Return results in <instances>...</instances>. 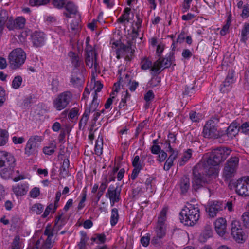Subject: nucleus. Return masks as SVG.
<instances>
[{
  "instance_id": "obj_1",
  "label": "nucleus",
  "mask_w": 249,
  "mask_h": 249,
  "mask_svg": "<svg viewBox=\"0 0 249 249\" xmlns=\"http://www.w3.org/2000/svg\"><path fill=\"white\" fill-rule=\"evenodd\" d=\"M199 216L198 205L188 204L180 212L179 219L185 225L192 226L198 220Z\"/></svg>"
},
{
  "instance_id": "obj_2",
  "label": "nucleus",
  "mask_w": 249,
  "mask_h": 249,
  "mask_svg": "<svg viewBox=\"0 0 249 249\" xmlns=\"http://www.w3.org/2000/svg\"><path fill=\"white\" fill-rule=\"evenodd\" d=\"M16 160L9 153L0 151V170L1 176L5 178L12 175L15 167Z\"/></svg>"
},
{
  "instance_id": "obj_3",
  "label": "nucleus",
  "mask_w": 249,
  "mask_h": 249,
  "mask_svg": "<svg viewBox=\"0 0 249 249\" xmlns=\"http://www.w3.org/2000/svg\"><path fill=\"white\" fill-rule=\"evenodd\" d=\"M132 32L135 35L133 36L132 40H127L126 45L121 44L120 47L117 50L116 54L117 58L124 57V60L126 61H131L133 60L134 56L133 54L135 50L132 49V46L133 45L134 43H135L133 40L137 37L139 34L135 29H133Z\"/></svg>"
},
{
  "instance_id": "obj_4",
  "label": "nucleus",
  "mask_w": 249,
  "mask_h": 249,
  "mask_svg": "<svg viewBox=\"0 0 249 249\" xmlns=\"http://www.w3.org/2000/svg\"><path fill=\"white\" fill-rule=\"evenodd\" d=\"M231 150L228 147H219L212 151L207 159L208 164L218 166L230 155Z\"/></svg>"
},
{
  "instance_id": "obj_5",
  "label": "nucleus",
  "mask_w": 249,
  "mask_h": 249,
  "mask_svg": "<svg viewBox=\"0 0 249 249\" xmlns=\"http://www.w3.org/2000/svg\"><path fill=\"white\" fill-rule=\"evenodd\" d=\"M218 120L215 118L207 122L203 128V135L207 138L217 139L225 135L224 131L218 130Z\"/></svg>"
},
{
  "instance_id": "obj_6",
  "label": "nucleus",
  "mask_w": 249,
  "mask_h": 249,
  "mask_svg": "<svg viewBox=\"0 0 249 249\" xmlns=\"http://www.w3.org/2000/svg\"><path fill=\"white\" fill-rule=\"evenodd\" d=\"M229 187L235 188L236 193L240 196H249V177L244 176L240 178L236 181L231 180Z\"/></svg>"
},
{
  "instance_id": "obj_7",
  "label": "nucleus",
  "mask_w": 249,
  "mask_h": 249,
  "mask_svg": "<svg viewBox=\"0 0 249 249\" xmlns=\"http://www.w3.org/2000/svg\"><path fill=\"white\" fill-rule=\"evenodd\" d=\"M238 162L239 158L236 157H231L227 161L223 171L225 180L228 181L234 176Z\"/></svg>"
},
{
  "instance_id": "obj_8",
  "label": "nucleus",
  "mask_w": 249,
  "mask_h": 249,
  "mask_svg": "<svg viewBox=\"0 0 249 249\" xmlns=\"http://www.w3.org/2000/svg\"><path fill=\"white\" fill-rule=\"evenodd\" d=\"M42 141V138L40 136L36 135L31 137L26 144L25 154L28 156L36 154Z\"/></svg>"
},
{
  "instance_id": "obj_9",
  "label": "nucleus",
  "mask_w": 249,
  "mask_h": 249,
  "mask_svg": "<svg viewBox=\"0 0 249 249\" xmlns=\"http://www.w3.org/2000/svg\"><path fill=\"white\" fill-rule=\"evenodd\" d=\"M193 187L196 191H197L198 189L203 187L204 185L208 184L210 180V179L207 178L204 173L201 174L196 167H194L193 168Z\"/></svg>"
},
{
  "instance_id": "obj_10",
  "label": "nucleus",
  "mask_w": 249,
  "mask_h": 249,
  "mask_svg": "<svg viewBox=\"0 0 249 249\" xmlns=\"http://www.w3.org/2000/svg\"><path fill=\"white\" fill-rule=\"evenodd\" d=\"M72 98V94L70 91H64L59 94L54 100V107L57 110H61L68 106Z\"/></svg>"
},
{
  "instance_id": "obj_11",
  "label": "nucleus",
  "mask_w": 249,
  "mask_h": 249,
  "mask_svg": "<svg viewBox=\"0 0 249 249\" xmlns=\"http://www.w3.org/2000/svg\"><path fill=\"white\" fill-rule=\"evenodd\" d=\"M121 188L118 185L114 186L113 185H111L109 186L106 194V196L109 198L112 207L114 205L115 203L118 202L121 199Z\"/></svg>"
},
{
  "instance_id": "obj_12",
  "label": "nucleus",
  "mask_w": 249,
  "mask_h": 249,
  "mask_svg": "<svg viewBox=\"0 0 249 249\" xmlns=\"http://www.w3.org/2000/svg\"><path fill=\"white\" fill-rule=\"evenodd\" d=\"M90 37L86 38V47L85 48V62H97V53L94 47L89 44Z\"/></svg>"
},
{
  "instance_id": "obj_13",
  "label": "nucleus",
  "mask_w": 249,
  "mask_h": 249,
  "mask_svg": "<svg viewBox=\"0 0 249 249\" xmlns=\"http://www.w3.org/2000/svg\"><path fill=\"white\" fill-rule=\"evenodd\" d=\"M25 21L23 17H18L15 19L10 17L6 23V26L9 30L20 29L24 27Z\"/></svg>"
},
{
  "instance_id": "obj_14",
  "label": "nucleus",
  "mask_w": 249,
  "mask_h": 249,
  "mask_svg": "<svg viewBox=\"0 0 249 249\" xmlns=\"http://www.w3.org/2000/svg\"><path fill=\"white\" fill-rule=\"evenodd\" d=\"M26 58V53L21 48L13 50L8 56L9 62H24Z\"/></svg>"
},
{
  "instance_id": "obj_15",
  "label": "nucleus",
  "mask_w": 249,
  "mask_h": 249,
  "mask_svg": "<svg viewBox=\"0 0 249 249\" xmlns=\"http://www.w3.org/2000/svg\"><path fill=\"white\" fill-rule=\"evenodd\" d=\"M234 73L233 70L229 71L225 81L221 85L220 91L221 93H227L231 89V84L234 82Z\"/></svg>"
},
{
  "instance_id": "obj_16",
  "label": "nucleus",
  "mask_w": 249,
  "mask_h": 249,
  "mask_svg": "<svg viewBox=\"0 0 249 249\" xmlns=\"http://www.w3.org/2000/svg\"><path fill=\"white\" fill-rule=\"evenodd\" d=\"M215 230L216 233L223 237L226 232V221L223 218L217 219L214 223Z\"/></svg>"
},
{
  "instance_id": "obj_17",
  "label": "nucleus",
  "mask_w": 249,
  "mask_h": 249,
  "mask_svg": "<svg viewBox=\"0 0 249 249\" xmlns=\"http://www.w3.org/2000/svg\"><path fill=\"white\" fill-rule=\"evenodd\" d=\"M239 123L237 122L233 121L224 132L225 135L231 139H233L239 132Z\"/></svg>"
},
{
  "instance_id": "obj_18",
  "label": "nucleus",
  "mask_w": 249,
  "mask_h": 249,
  "mask_svg": "<svg viewBox=\"0 0 249 249\" xmlns=\"http://www.w3.org/2000/svg\"><path fill=\"white\" fill-rule=\"evenodd\" d=\"M31 37L34 46L38 47L44 45L45 35L43 33L36 31L32 34Z\"/></svg>"
},
{
  "instance_id": "obj_19",
  "label": "nucleus",
  "mask_w": 249,
  "mask_h": 249,
  "mask_svg": "<svg viewBox=\"0 0 249 249\" xmlns=\"http://www.w3.org/2000/svg\"><path fill=\"white\" fill-rule=\"evenodd\" d=\"M216 166L208 164L207 161L204 163V174L208 179L211 177H216L218 175V169Z\"/></svg>"
},
{
  "instance_id": "obj_20",
  "label": "nucleus",
  "mask_w": 249,
  "mask_h": 249,
  "mask_svg": "<svg viewBox=\"0 0 249 249\" xmlns=\"http://www.w3.org/2000/svg\"><path fill=\"white\" fill-rule=\"evenodd\" d=\"M213 235V231L211 226L207 225L202 231L199 240L201 242H205L208 238L211 237Z\"/></svg>"
},
{
  "instance_id": "obj_21",
  "label": "nucleus",
  "mask_w": 249,
  "mask_h": 249,
  "mask_svg": "<svg viewBox=\"0 0 249 249\" xmlns=\"http://www.w3.org/2000/svg\"><path fill=\"white\" fill-rule=\"evenodd\" d=\"M190 188V179L187 176H183L180 181V188L181 194H185Z\"/></svg>"
},
{
  "instance_id": "obj_22",
  "label": "nucleus",
  "mask_w": 249,
  "mask_h": 249,
  "mask_svg": "<svg viewBox=\"0 0 249 249\" xmlns=\"http://www.w3.org/2000/svg\"><path fill=\"white\" fill-rule=\"evenodd\" d=\"M8 15L6 10L0 11V34H2L6 21H8Z\"/></svg>"
},
{
  "instance_id": "obj_23",
  "label": "nucleus",
  "mask_w": 249,
  "mask_h": 249,
  "mask_svg": "<svg viewBox=\"0 0 249 249\" xmlns=\"http://www.w3.org/2000/svg\"><path fill=\"white\" fill-rule=\"evenodd\" d=\"M195 80H192L189 82H187L185 86V90L182 92V96H191L194 93Z\"/></svg>"
},
{
  "instance_id": "obj_24",
  "label": "nucleus",
  "mask_w": 249,
  "mask_h": 249,
  "mask_svg": "<svg viewBox=\"0 0 249 249\" xmlns=\"http://www.w3.org/2000/svg\"><path fill=\"white\" fill-rule=\"evenodd\" d=\"M171 64L172 63H159L152 68V74L153 75L159 74L164 69L170 67Z\"/></svg>"
},
{
  "instance_id": "obj_25",
  "label": "nucleus",
  "mask_w": 249,
  "mask_h": 249,
  "mask_svg": "<svg viewBox=\"0 0 249 249\" xmlns=\"http://www.w3.org/2000/svg\"><path fill=\"white\" fill-rule=\"evenodd\" d=\"M13 191L16 196H22L27 193L28 187L25 184L18 185L16 187H13Z\"/></svg>"
},
{
  "instance_id": "obj_26",
  "label": "nucleus",
  "mask_w": 249,
  "mask_h": 249,
  "mask_svg": "<svg viewBox=\"0 0 249 249\" xmlns=\"http://www.w3.org/2000/svg\"><path fill=\"white\" fill-rule=\"evenodd\" d=\"M249 38V23H245L243 25L241 33L240 41L245 43Z\"/></svg>"
},
{
  "instance_id": "obj_27",
  "label": "nucleus",
  "mask_w": 249,
  "mask_h": 249,
  "mask_svg": "<svg viewBox=\"0 0 249 249\" xmlns=\"http://www.w3.org/2000/svg\"><path fill=\"white\" fill-rule=\"evenodd\" d=\"M90 112V109H86L85 110L82 118L80 119L79 122V129L80 130L84 129V127L86 125L88 121Z\"/></svg>"
},
{
  "instance_id": "obj_28",
  "label": "nucleus",
  "mask_w": 249,
  "mask_h": 249,
  "mask_svg": "<svg viewBox=\"0 0 249 249\" xmlns=\"http://www.w3.org/2000/svg\"><path fill=\"white\" fill-rule=\"evenodd\" d=\"M86 71L84 63H74L73 69L72 71V75H78L83 74Z\"/></svg>"
},
{
  "instance_id": "obj_29",
  "label": "nucleus",
  "mask_w": 249,
  "mask_h": 249,
  "mask_svg": "<svg viewBox=\"0 0 249 249\" xmlns=\"http://www.w3.org/2000/svg\"><path fill=\"white\" fill-rule=\"evenodd\" d=\"M71 82L72 85L76 87L81 86L84 82V76L82 74L78 75H72Z\"/></svg>"
},
{
  "instance_id": "obj_30",
  "label": "nucleus",
  "mask_w": 249,
  "mask_h": 249,
  "mask_svg": "<svg viewBox=\"0 0 249 249\" xmlns=\"http://www.w3.org/2000/svg\"><path fill=\"white\" fill-rule=\"evenodd\" d=\"M9 134L5 129H0V146L5 145L8 140Z\"/></svg>"
},
{
  "instance_id": "obj_31",
  "label": "nucleus",
  "mask_w": 249,
  "mask_h": 249,
  "mask_svg": "<svg viewBox=\"0 0 249 249\" xmlns=\"http://www.w3.org/2000/svg\"><path fill=\"white\" fill-rule=\"evenodd\" d=\"M185 38V33L184 32H182L178 36L176 41L173 40L171 45V48L173 50H175L178 46V43H182Z\"/></svg>"
},
{
  "instance_id": "obj_32",
  "label": "nucleus",
  "mask_w": 249,
  "mask_h": 249,
  "mask_svg": "<svg viewBox=\"0 0 249 249\" xmlns=\"http://www.w3.org/2000/svg\"><path fill=\"white\" fill-rule=\"evenodd\" d=\"M69 166V160L68 159H65L63 164L60 168V175L62 178H65L67 175V169Z\"/></svg>"
},
{
  "instance_id": "obj_33",
  "label": "nucleus",
  "mask_w": 249,
  "mask_h": 249,
  "mask_svg": "<svg viewBox=\"0 0 249 249\" xmlns=\"http://www.w3.org/2000/svg\"><path fill=\"white\" fill-rule=\"evenodd\" d=\"M174 51V50L172 49V51L170 52L169 53L166 55L162 61H160L159 59L156 60L155 62H173L175 61V57Z\"/></svg>"
},
{
  "instance_id": "obj_34",
  "label": "nucleus",
  "mask_w": 249,
  "mask_h": 249,
  "mask_svg": "<svg viewBox=\"0 0 249 249\" xmlns=\"http://www.w3.org/2000/svg\"><path fill=\"white\" fill-rule=\"evenodd\" d=\"M118 212L116 208H113L111 210V216L110 219V224L112 226L115 225L118 220Z\"/></svg>"
},
{
  "instance_id": "obj_35",
  "label": "nucleus",
  "mask_w": 249,
  "mask_h": 249,
  "mask_svg": "<svg viewBox=\"0 0 249 249\" xmlns=\"http://www.w3.org/2000/svg\"><path fill=\"white\" fill-rule=\"evenodd\" d=\"M166 210L163 209L160 213L158 217V220L157 226H165L164 221L165 220Z\"/></svg>"
},
{
  "instance_id": "obj_36",
  "label": "nucleus",
  "mask_w": 249,
  "mask_h": 249,
  "mask_svg": "<svg viewBox=\"0 0 249 249\" xmlns=\"http://www.w3.org/2000/svg\"><path fill=\"white\" fill-rule=\"evenodd\" d=\"M241 225L240 224V222L237 220L233 221L231 223V235H236V231H239V230H241Z\"/></svg>"
},
{
  "instance_id": "obj_37",
  "label": "nucleus",
  "mask_w": 249,
  "mask_h": 249,
  "mask_svg": "<svg viewBox=\"0 0 249 249\" xmlns=\"http://www.w3.org/2000/svg\"><path fill=\"white\" fill-rule=\"evenodd\" d=\"M65 9L70 14L75 15L77 13V8L74 4L71 2H68L65 7Z\"/></svg>"
},
{
  "instance_id": "obj_38",
  "label": "nucleus",
  "mask_w": 249,
  "mask_h": 249,
  "mask_svg": "<svg viewBox=\"0 0 249 249\" xmlns=\"http://www.w3.org/2000/svg\"><path fill=\"white\" fill-rule=\"evenodd\" d=\"M236 234L232 235L233 238L235 240V241L238 243H242L243 241H245V239L244 237L245 236V234H243L242 229L239 230V231H236Z\"/></svg>"
},
{
  "instance_id": "obj_39",
  "label": "nucleus",
  "mask_w": 249,
  "mask_h": 249,
  "mask_svg": "<svg viewBox=\"0 0 249 249\" xmlns=\"http://www.w3.org/2000/svg\"><path fill=\"white\" fill-rule=\"evenodd\" d=\"M50 0H29V4L32 6H38L45 5Z\"/></svg>"
},
{
  "instance_id": "obj_40",
  "label": "nucleus",
  "mask_w": 249,
  "mask_h": 249,
  "mask_svg": "<svg viewBox=\"0 0 249 249\" xmlns=\"http://www.w3.org/2000/svg\"><path fill=\"white\" fill-rule=\"evenodd\" d=\"M22 82V78L20 76L18 75L15 77L13 81L12 86L15 89L19 88Z\"/></svg>"
},
{
  "instance_id": "obj_41",
  "label": "nucleus",
  "mask_w": 249,
  "mask_h": 249,
  "mask_svg": "<svg viewBox=\"0 0 249 249\" xmlns=\"http://www.w3.org/2000/svg\"><path fill=\"white\" fill-rule=\"evenodd\" d=\"M191 152L192 151L190 149H188L186 151V152L181 158L182 160L179 162L180 166H182L185 162L188 161L189 160L192 155Z\"/></svg>"
},
{
  "instance_id": "obj_42",
  "label": "nucleus",
  "mask_w": 249,
  "mask_h": 249,
  "mask_svg": "<svg viewBox=\"0 0 249 249\" xmlns=\"http://www.w3.org/2000/svg\"><path fill=\"white\" fill-rule=\"evenodd\" d=\"M156 233L159 237H162L166 234V228L165 226H157Z\"/></svg>"
},
{
  "instance_id": "obj_43",
  "label": "nucleus",
  "mask_w": 249,
  "mask_h": 249,
  "mask_svg": "<svg viewBox=\"0 0 249 249\" xmlns=\"http://www.w3.org/2000/svg\"><path fill=\"white\" fill-rule=\"evenodd\" d=\"M239 130L243 133L247 134L249 131V122L243 123L240 126L239 125Z\"/></svg>"
},
{
  "instance_id": "obj_44",
  "label": "nucleus",
  "mask_w": 249,
  "mask_h": 249,
  "mask_svg": "<svg viewBox=\"0 0 249 249\" xmlns=\"http://www.w3.org/2000/svg\"><path fill=\"white\" fill-rule=\"evenodd\" d=\"M43 206L40 203L34 204L32 208V210L35 212L37 214H40L43 211Z\"/></svg>"
},
{
  "instance_id": "obj_45",
  "label": "nucleus",
  "mask_w": 249,
  "mask_h": 249,
  "mask_svg": "<svg viewBox=\"0 0 249 249\" xmlns=\"http://www.w3.org/2000/svg\"><path fill=\"white\" fill-rule=\"evenodd\" d=\"M218 209H220V207L218 208H214L213 207L210 205L209 210L208 211V214L211 217H214L216 216V214L219 212Z\"/></svg>"
},
{
  "instance_id": "obj_46",
  "label": "nucleus",
  "mask_w": 249,
  "mask_h": 249,
  "mask_svg": "<svg viewBox=\"0 0 249 249\" xmlns=\"http://www.w3.org/2000/svg\"><path fill=\"white\" fill-rule=\"evenodd\" d=\"M242 220L244 226L246 228H249V212H245L242 216Z\"/></svg>"
},
{
  "instance_id": "obj_47",
  "label": "nucleus",
  "mask_w": 249,
  "mask_h": 249,
  "mask_svg": "<svg viewBox=\"0 0 249 249\" xmlns=\"http://www.w3.org/2000/svg\"><path fill=\"white\" fill-rule=\"evenodd\" d=\"M51 90L53 92L58 91L59 80L57 78L53 79L51 82Z\"/></svg>"
},
{
  "instance_id": "obj_48",
  "label": "nucleus",
  "mask_w": 249,
  "mask_h": 249,
  "mask_svg": "<svg viewBox=\"0 0 249 249\" xmlns=\"http://www.w3.org/2000/svg\"><path fill=\"white\" fill-rule=\"evenodd\" d=\"M142 165H140L139 166L134 167L131 175V178L132 180H135L136 178L140 171L142 169Z\"/></svg>"
},
{
  "instance_id": "obj_49",
  "label": "nucleus",
  "mask_w": 249,
  "mask_h": 249,
  "mask_svg": "<svg viewBox=\"0 0 249 249\" xmlns=\"http://www.w3.org/2000/svg\"><path fill=\"white\" fill-rule=\"evenodd\" d=\"M70 28L75 34L79 32L80 29L78 22L77 21H73L70 24Z\"/></svg>"
},
{
  "instance_id": "obj_50",
  "label": "nucleus",
  "mask_w": 249,
  "mask_h": 249,
  "mask_svg": "<svg viewBox=\"0 0 249 249\" xmlns=\"http://www.w3.org/2000/svg\"><path fill=\"white\" fill-rule=\"evenodd\" d=\"M104 181L101 183V184L100 186V187L99 188V192H101L103 194H104L105 190L106 189V188H107V183H108V181H107V176H106V177H105L104 179Z\"/></svg>"
},
{
  "instance_id": "obj_51",
  "label": "nucleus",
  "mask_w": 249,
  "mask_h": 249,
  "mask_svg": "<svg viewBox=\"0 0 249 249\" xmlns=\"http://www.w3.org/2000/svg\"><path fill=\"white\" fill-rule=\"evenodd\" d=\"M147 123V120H144L142 122L140 123L138 126V127L136 128V133L134 135V138H136L140 132L142 131V129L144 127V125H146V123Z\"/></svg>"
},
{
  "instance_id": "obj_52",
  "label": "nucleus",
  "mask_w": 249,
  "mask_h": 249,
  "mask_svg": "<svg viewBox=\"0 0 249 249\" xmlns=\"http://www.w3.org/2000/svg\"><path fill=\"white\" fill-rule=\"evenodd\" d=\"M241 16L244 18H247L249 16V4H247L243 6Z\"/></svg>"
},
{
  "instance_id": "obj_53",
  "label": "nucleus",
  "mask_w": 249,
  "mask_h": 249,
  "mask_svg": "<svg viewBox=\"0 0 249 249\" xmlns=\"http://www.w3.org/2000/svg\"><path fill=\"white\" fill-rule=\"evenodd\" d=\"M40 195L39 188L36 187L33 188L30 192V196L32 198H36Z\"/></svg>"
},
{
  "instance_id": "obj_54",
  "label": "nucleus",
  "mask_w": 249,
  "mask_h": 249,
  "mask_svg": "<svg viewBox=\"0 0 249 249\" xmlns=\"http://www.w3.org/2000/svg\"><path fill=\"white\" fill-rule=\"evenodd\" d=\"M174 160H173L171 158H168L164 166V170L165 171H168L173 164V161Z\"/></svg>"
},
{
  "instance_id": "obj_55",
  "label": "nucleus",
  "mask_w": 249,
  "mask_h": 249,
  "mask_svg": "<svg viewBox=\"0 0 249 249\" xmlns=\"http://www.w3.org/2000/svg\"><path fill=\"white\" fill-rule=\"evenodd\" d=\"M86 188H85L83 191V196L78 206V210H80L84 207V203L86 199Z\"/></svg>"
},
{
  "instance_id": "obj_56",
  "label": "nucleus",
  "mask_w": 249,
  "mask_h": 249,
  "mask_svg": "<svg viewBox=\"0 0 249 249\" xmlns=\"http://www.w3.org/2000/svg\"><path fill=\"white\" fill-rule=\"evenodd\" d=\"M66 0H53V3L54 7L62 8L65 4Z\"/></svg>"
},
{
  "instance_id": "obj_57",
  "label": "nucleus",
  "mask_w": 249,
  "mask_h": 249,
  "mask_svg": "<svg viewBox=\"0 0 249 249\" xmlns=\"http://www.w3.org/2000/svg\"><path fill=\"white\" fill-rule=\"evenodd\" d=\"M214 208H218L220 207V209H218V211H222L224 209L223 202L220 201H214L211 204Z\"/></svg>"
},
{
  "instance_id": "obj_58",
  "label": "nucleus",
  "mask_w": 249,
  "mask_h": 249,
  "mask_svg": "<svg viewBox=\"0 0 249 249\" xmlns=\"http://www.w3.org/2000/svg\"><path fill=\"white\" fill-rule=\"evenodd\" d=\"M100 73V70L99 66V63H94V68L92 70V74H91V80H95V77L94 75V73Z\"/></svg>"
},
{
  "instance_id": "obj_59",
  "label": "nucleus",
  "mask_w": 249,
  "mask_h": 249,
  "mask_svg": "<svg viewBox=\"0 0 249 249\" xmlns=\"http://www.w3.org/2000/svg\"><path fill=\"white\" fill-rule=\"evenodd\" d=\"M19 236L17 235L15 237L12 243V249H18L19 248Z\"/></svg>"
},
{
  "instance_id": "obj_60",
  "label": "nucleus",
  "mask_w": 249,
  "mask_h": 249,
  "mask_svg": "<svg viewBox=\"0 0 249 249\" xmlns=\"http://www.w3.org/2000/svg\"><path fill=\"white\" fill-rule=\"evenodd\" d=\"M66 130L62 128L61 129L60 133L58 137V141L59 143H64L65 142V138L66 136Z\"/></svg>"
},
{
  "instance_id": "obj_61",
  "label": "nucleus",
  "mask_w": 249,
  "mask_h": 249,
  "mask_svg": "<svg viewBox=\"0 0 249 249\" xmlns=\"http://www.w3.org/2000/svg\"><path fill=\"white\" fill-rule=\"evenodd\" d=\"M154 98V94L152 90H150L144 95V99L148 102L152 100Z\"/></svg>"
},
{
  "instance_id": "obj_62",
  "label": "nucleus",
  "mask_w": 249,
  "mask_h": 249,
  "mask_svg": "<svg viewBox=\"0 0 249 249\" xmlns=\"http://www.w3.org/2000/svg\"><path fill=\"white\" fill-rule=\"evenodd\" d=\"M50 225H48L46 226L45 230L44 231V235L47 236V237H52L53 235L54 229H52V231L50 230Z\"/></svg>"
},
{
  "instance_id": "obj_63",
  "label": "nucleus",
  "mask_w": 249,
  "mask_h": 249,
  "mask_svg": "<svg viewBox=\"0 0 249 249\" xmlns=\"http://www.w3.org/2000/svg\"><path fill=\"white\" fill-rule=\"evenodd\" d=\"M167 157V153L163 150H161L159 153L158 160L160 162L164 161Z\"/></svg>"
},
{
  "instance_id": "obj_64",
  "label": "nucleus",
  "mask_w": 249,
  "mask_h": 249,
  "mask_svg": "<svg viewBox=\"0 0 249 249\" xmlns=\"http://www.w3.org/2000/svg\"><path fill=\"white\" fill-rule=\"evenodd\" d=\"M245 80L244 88L247 90H249V70L245 72Z\"/></svg>"
}]
</instances>
